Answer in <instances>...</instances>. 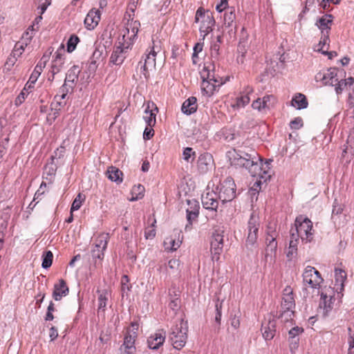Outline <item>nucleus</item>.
I'll return each mask as SVG.
<instances>
[{"mask_svg":"<svg viewBox=\"0 0 354 354\" xmlns=\"http://www.w3.org/2000/svg\"><path fill=\"white\" fill-rule=\"evenodd\" d=\"M48 59H49V56L45 55L41 58V59L39 60V62H38L37 66H35L33 72L32 73L28 82L26 83L28 88H33L34 84L37 80L43 68H45L46 64L48 62Z\"/></svg>","mask_w":354,"mask_h":354,"instance_id":"nucleus-19","label":"nucleus"},{"mask_svg":"<svg viewBox=\"0 0 354 354\" xmlns=\"http://www.w3.org/2000/svg\"><path fill=\"white\" fill-rule=\"evenodd\" d=\"M227 157L232 165L239 167H245L252 177H257L255 182L250 189L252 194L259 192L262 183L261 179L266 181L270 176L268 174L270 169V160L266 161L261 165V158L258 153L252 150L250 153L245 151H237L232 149L227 152Z\"/></svg>","mask_w":354,"mask_h":354,"instance_id":"nucleus-1","label":"nucleus"},{"mask_svg":"<svg viewBox=\"0 0 354 354\" xmlns=\"http://www.w3.org/2000/svg\"><path fill=\"white\" fill-rule=\"evenodd\" d=\"M294 317V310H282L280 315L281 321L286 323L292 321Z\"/></svg>","mask_w":354,"mask_h":354,"instance_id":"nucleus-47","label":"nucleus"},{"mask_svg":"<svg viewBox=\"0 0 354 354\" xmlns=\"http://www.w3.org/2000/svg\"><path fill=\"white\" fill-rule=\"evenodd\" d=\"M348 104V107L346 110L347 115L350 118H354V97L351 96Z\"/></svg>","mask_w":354,"mask_h":354,"instance_id":"nucleus-55","label":"nucleus"},{"mask_svg":"<svg viewBox=\"0 0 354 354\" xmlns=\"http://www.w3.org/2000/svg\"><path fill=\"white\" fill-rule=\"evenodd\" d=\"M31 88H28L27 84L25 85L24 89L21 91V93L15 99V103L16 106H19L24 102L25 99L26 98L29 93V90Z\"/></svg>","mask_w":354,"mask_h":354,"instance_id":"nucleus-45","label":"nucleus"},{"mask_svg":"<svg viewBox=\"0 0 354 354\" xmlns=\"http://www.w3.org/2000/svg\"><path fill=\"white\" fill-rule=\"evenodd\" d=\"M180 232L175 231L174 234L167 237L164 241V247L166 250L175 251L182 243V239H180Z\"/></svg>","mask_w":354,"mask_h":354,"instance_id":"nucleus-23","label":"nucleus"},{"mask_svg":"<svg viewBox=\"0 0 354 354\" xmlns=\"http://www.w3.org/2000/svg\"><path fill=\"white\" fill-rule=\"evenodd\" d=\"M277 250V242L272 239L270 243L266 244L265 250V260L266 262L272 263L275 260Z\"/></svg>","mask_w":354,"mask_h":354,"instance_id":"nucleus-31","label":"nucleus"},{"mask_svg":"<svg viewBox=\"0 0 354 354\" xmlns=\"http://www.w3.org/2000/svg\"><path fill=\"white\" fill-rule=\"evenodd\" d=\"M328 41L329 35H325V33H324L319 44L315 46V50L317 52H321L322 54H326L329 46Z\"/></svg>","mask_w":354,"mask_h":354,"instance_id":"nucleus-39","label":"nucleus"},{"mask_svg":"<svg viewBox=\"0 0 354 354\" xmlns=\"http://www.w3.org/2000/svg\"><path fill=\"white\" fill-rule=\"evenodd\" d=\"M128 49L129 48H126L121 45L117 46L111 55L110 62L115 65L122 64L126 57V53Z\"/></svg>","mask_w":354,"mask_h":354,"instance_id":"nucleus-26","label":"nucleus"},{"mask_svg":"<svg viewBox=\"0 0 354 354\" xmlns=\"http://www.w3.org/2000/svg\"><path fill=\"white\" fill-rule=\"evenodd\" d=\"M276 102L277 100L274 95H268L262 98L259 97L253 101L252 106L254 109H257L259 111H266L272 108Z\"/></svg>","mask_w":354,"mask_h":354,"instance_id":"nucleus-14","label":"nucleus"},{"mask_svg":"<svg viewBox=\"0 0 354 354\" xmlns=\"http://www.w3.org/2000/svg\"><path fill=\"white\" fill-rule=\"evenodd\" d=\"M333 17L331 15H324L316 22V26L321 30L322 35H329V31L333 24Z\"/></svg>","mask_w":354,"mask_h":354,"instance_id":"nucleus-24","label":"nucleus"},{"mask_svg":"<svg viewBox=\"0 0 354 354\" xmlns=\"http://www.w3.org/2000/svg\"><path fill=\"white\" fill-rule=\"evenodd\" d=\"M156 219L153 220L151 225L147 227L145 232V236L147 239H152L156 236Z\"/></svg>","mask_w":354,"mask_h":354,"instance_id":"nucleus-48","label":"nucleus"},{"mask_svg":"<svg viewBox=\"0 0 354 354\" xmlns=\"http://www.w3.org/2000/svg\"><path fill=\"white\" fill-rule=\"evenodd\" d=\"M66 100H57V95H55L53 102L51 103V107L53 109L60 110L66 105Z\"/></svg>","mask_w":354,"mask_h":354,"instance_id":"nucleus-51","label":"nucleus"},{"mask_svg":"<svg viewBox=\"0 0 354 354\" xmlns=\"http://www.w3.org/2000/svg\"><path fill=\"white\" fill-rule=\"evenodd\" d=\"M32 35H29L28 32H25L22 37V39L24 41H18L17 43H16L14 49L11 53L12 56L16 57L17 59L19 57L24 51L25 48L27 46L28 41H30Z\"/></svg>","mask_w":354,"mask_h":354,"instance_id":"nucleus-29","label":"nucleus"},{"mask_svg":"<svg viewBox=\"0 0 354 354\" xmlns=\"http://www.w3.org/2000/svg\"><path fill=\"white\" fill-rule=\"evenodd\" d=\"M195 21L201 23L199 30L203 39L208 33L212 31V27L215 21L213 16L209 12H205L203 8H199L195 16Z\"/></svg>","mask_w":354,"mask_h":354,"instance_id":"nucleus-7","label":"nucleus"},{"mask_svg":"<svg viewBox=\"0 0 354 354\" xmlns=\"http://www.w3.org/2000/svg\"><path fill=\"white\" fill-rule=\"evenodd\" d=\"M53 254L51 251H46L42 255V267L44 268H48L50 267L53 263Z\"/></svg>","mask_w":354,"mask_h":354,"instance_id":"nucleus-44","label":"nucleus"},{"mask_svg":"<svg viewBox=\"0 0 354 354\" xmlns=\"http://www.w3.org/2000/svg\"><path fill=\"white\" fill-rule=\"evenodd\" d=\"M247 47H248V46L245 42H244V41L239 42V46H238V49H237L239 55L236 58L238 63L243 64L244 62L245 54L247 52Z\"/></svg>","mask_w":354,"mask_h":354,"instance_id":"nucleus-41","label":"nucleus"},{"mask_svg":"<svg viewBox=\"0 0 354 354\" xmlns=\"http://www.w3.org/2000/svg\"><path fill=\"white\" fill-rule=\"evenodd\" d=\"M64 60L62 57V53L57 50L55 53V57L54 60L53 61L52 66H51V73H53V75L58 73L62 71L64 66Z\"/></svg>","mask_w":354,"mask_h":354,"instance_id":"nucleus-35","label":"nucleus"},{"mask_svg":"<svg viewBox=\"0 0 354 354\" xmlns=\"http://www.w3.org/2000/svg\"><path fill=\"white\" fill-rule=\"evenodd\" d=\"M106 174L108 178L112 181L117 183L122 181V172L115 167H110L106 171Z\"/></svg>","mask_w":354,"mask_h":354,"instance_id":"nucleus-38","label":"nucleus"},{"mask_svg":"<svg viewBox=\"0 0 354 354\" xmlns=\"http://www.w3.org/2000/svg\"><path fill=\"white\" fill-rule=\"evenodd\" d=\"M259 227V217L252 214L248 221V234L246 239L247 246H253L257 240V232Z\"/></svg>","mask_w":354,"mask_h":354,"instance_id":"nucleus-12","label":"nucleus"},{"mask_svg":"<svg viewBox=\"0 0 354 354\" xmlns=\"http://www.w3.org/2000/svg\"><path fill=\"white\" fill-rule=\"evenodd\" d=\"M218 196L223 203L231 201L236 197V185L232 178H227L221 183Z\"/></svg>","mask_w":354,"mask_h":354,"instance_id":"nucleus-9","label":"nucleus"},{"mask_svg":"<svg viewBox=\"0 0 354 354\" xmlns=\"http://www.w3.org/2000/svg\"><path fill=\"white\" fill-rule=\"evenodd\" d=\"M109 236L107 234H100L95 239V248L92 250L93 258L102 259L104 257V251L106 248Z\"/></svg>","mask_w":354,"mask_h":354,"instance_id":"nucleus-13","label":"nucleus"},{"mask_svg":"<svg viewBox=\"0 0 354 354\" xmlns=\"http://www.w3.org/2000/svg\"><path fill=\"white\" fill-rule=\"evenodd\" d=\"M187 331V323L183 319L171 328L169 340L174 348L180 350L185 346L188 337Z\"/></svg>","mask_w":354,"mask_h":354,"instance_id":"nucleus-3","label":"nucleus"},{"mask_svg":"<svg viewBox=\"0 0 354 354\" xmlns=\"http://www.w3.org/2000/svg\"><path fill=\"white\" fill-rule=\"evenodd\" d=\"M136 339V332H133V333L128 332V334L124 337L123 344L120 346V354H135Z\"/></svg>","mask_w":354,"mask_h":354,"instance_id":"nucleus-17","label":"nucleus"},{"mask_svg":"<svg viewBox=\"0 0 354 354\" xmlns=\"http://www.w3.org/2000/svg\"><path fill=\"white\" fill-rule=\"evenodd\" d=\"M80 72V69L77 66L71 67L66 74L64 86L72 89L78 79Z\"/></svg>","mask_w":354,"mask_h":354,"instance_id":"nucleus-28","label":"nucleus"},{"mask_svg":"<svg viewBox=\"0 0 354 354\" xmlns=\"http://www.w3.org/2000/svg\"><path fill=\"white\" fill-rule=\"evenodd\" d=\"M227 6V0H220L219 3H218L216 6V9L218 12H221L224 10L226 9Z\"/></svg>","mask_w":354,"mask_h":354,"instance_id":"nucleus-62","label":"nucleus"},{"mask_svg":"<svg viewBox=\"0 0 354 354\" xmlns=\"http://www.w3.org/2000/svg\"><path fill=\"white\" fill-rule=\"evenodd\" d=\"M223 230H216L213 233L212 239L211 241V252L213 260L218 261L220 254L223 252Z\"/></svg>","mask_w":354,"mask_h":354,"instance_id":"nucleus-10","label":"nucleus"},{"mask_svg":"<svg viewBox=\"0 0 354 354\" xmlns=\"http://www.w3.org/2000/svg\"><path fill=\"white\" fill-rule=\"evenodd\" d=\"M145 187L142 185H138L133 187L131 189L132 197L129 199L131 201H135L142 198L144 196Z\"/></svg>","mask_w":354,"mask_h":354,"instance_id":"nucleus-40","label":"nucleus"},{"mask_svg":"<svg viewBox=\"0 0 354 354\" xmlns=\"http://www.w3.org/2000/svg\"><path fill=\"white\" fill-rule=\"evenodd\" d=\"M295 238V233L291 230V239L289 243L288 250L286 252V257L289 261L292 260L297 255V244H298V239Z\"/></svg>","mask_w":354,"mask_h":354,"instance_id":"nucleus-34","label":"nucleus"},{"mask_svg":"<svg viewBox=\"0 0 354 354\" xmlns=\"http://www.w3.org/2000/svg\"><path fill=\"white\" fill-rule=\"evenodd\" d=\"M304 331V329L299 326H295L291 328L289 332V338L290 339H295L297 336H298L299 334H301Z\"/></svg>","mask_w":354,"mask_h":354,"instance_id":"nucleus-53","label":"nucleus"},{"mask_svg":"<svg viewBox=\"0 0 354 354\" xmlns=\"http://www.w3.org/2000/svg\"><path fill=\"white\" fill-rule=\"evenodd\" d=\"M295 307V302L292 289L290 286H287L283 292L281 310H294Z\"/></svg>","mask_w":354,"mask_h":354,"instance_id":"nucleus-20","label":"nucleus"},{"mask_svg":"<svg viewBox=\"0 0 354 354\" xmlns=\"http://www.w3.org/2000/svg\"><path fill=\"white\" fill-rule=\"evenodd\" d=\"M253 91L252 88H248L245 90V93H242L236 98L235 104H232L234 109H240L245 107L250 101L248 95Z\"/></svg>","mask_w":354,"mask_h":354,"instance_id":"nucleus-33","label":"nucleus"},{"mask_svg":"<svg viewBox=\"0 0 354 354\" xmlns=\"http://www.w3.org/2000/svg\"><path fill=\"white\" fill-rule=\"evenodd\" d=\"M290 127L292 129H299L303 125L302 120L300 118H295L290 122Z\"/></svg>","mask_w":354,"mask_h":354,"instance_id":"nucleus-60","label":"nucleus"},{"mask_svg":"<svg viewBox=\"0 0 354 354\" xmlns=\"http://www.w3.org/2000/svg\"><path fill=\"white\" fill-rule=\"evenodd\" d=\"M203 80L201 88L207 96H211L216 88L223 84V78L216 77L214 74V65L212 62H205L200 72Z\"/></svg>","mask_w":354,"mask_h":354,"instance_id":"nucleus-2","label":"nucleus"},{"mask_svg":"<svg viewBox=\"0 0 354 354\" xmlns=\"http://www.w3.org/2000/svg\"><path fill=\"white\" fill-rule=\"evenodd\" d=\"M183 155L184 160L189 162L192 156L195 155V152L192 151V148L187 147L184 149Z\"/></svg>","mask_w":354,"mask_h":354,"instance_id":"nucleus-57","label":"nucleus"},{"mask_svg":"<svg viewBox=\"0 0 354 354\" xmlns=\"http://www.w3.org/2000/svg\"><path fill=\"white\" fill-rule=\"evenodd\" d=\"M346 144V147L343 150V154L353 153L354 152V138H351L348 140Z\"/></svg>","mask_w":354,"mask_h":354,"instance_id":"nucleus-54","label":"nucleus"},{"mask_svg":"<svg viewBox=\"0 0 354 354\" xmlns=\"http://www.w3.org/2000/svg\"><path fill=\"white\" fill-rule=\"evenodd\" d=\"M180 266V261L178 259H172L168 261L167 267L171 270L172 272H175L178 270Z\"/></svg>","mask_w":354,"mask_h":354,"instance_id":"nucleus-52","label":"nucleus"},{"mask_svg":"<svg viewBox=\"0 0 354 354\" xmlns=\"http://www.w3.org/2000/svg\"><path fill=\"white\" fill-rule=\"evenodd\" d=\"M213 158L211 154L205 153L201 154L198 159L197 166L201 173L205 174L213 166Z\"/></svg>","mask_w":354,"mask_h":354,"instance_id":"nucleus-21","label":"nucleus"},{"mask_svg":"<svg viewBox=\"0 0 354 354\" xmlns=\"http://www.w3.org/2000/svg\"><path fill=\"white\" fill-rule=\"evenodd\" d=\"M261 331L266 339H272L276 332V320L274 317L269 316L268 320L262 324Z\"/></svg>","mask_w":354,"mask_h":354,"instance_id":"nucleus-18","label":"nucleus"},{"mask_svg":"<svg viewBox=\"0 0 354 354\" xmlns=\"http://www.w3.org/2000/svg\"><path fill=\"white\" fill-rule=\"evenodd\" d=\"M100 20V11L91 10L87 14V15L84 19V24L88 29L93 30L97 26Z\"/></svg>","mask_w":354,"mask_h":354,"instance_id":"nucleus-27","label":"nucleus"},{"mask_svg":"<svg viewBox=\"0 0 354 354\" xmlns=\"http://www.w3.org/2000/svg\"><path fill=\"white\" fill-rule=\"evenodd\" d=\"M337 70L336 68H331L327 69L326 71H320L315 75L317 82H322L323 84L334 85V83L337 82Z\"/></svg>","mask_w":354,"mask_h":354,"instance_id":"nucleus-15","label":"nucleus"},{"mask_svg":"<svg viewBox=\"0 0 354 354\" xmlns=\"http://www.w3.org/2000/svg\"><path fill=\"white\" fill-rule=\"evenodd\" d=\"M79 41H80V39L77 36H76V35L71 36V37L69 38V39L68 41V46H67L68 52L73 51Z\"/></svg>","mask_w":354,"mask_h":354,"instance_id":"nucleus-49","label":"nucleus"},{"mask_svg":"<svg viewBox=\"0 0 354 354\" xmlns=\"http://www.w3.org/2000/svg\"><path fill=\"white\" fill-rule=\"evenodd\" d=\"M152 109H151L150 103L148 102L147 107L145 111V115L143 118L147 124V126L153 127L156 124V115L158 111V108L154 105L153 103L151 104Z\"/></svg>","mask_w":354,"mask_h":354,"instance_id":"nucleus-25","label":"nucleus"},{"mask_svg":"<svg viewBox=\"0 0 354 354\" xmlns=\"http://www.w3.org/2000/svg\"><path fill=\"white\" fill-rule=\"evenodd\" d=\"M303 281L312 288H317L322 282L323 279L320 273L312 266H307L303 272Z\"/></svg>","mask_w":354,"mask_h":354,"instance_id":"nucleus-11","label":"nucleus"},{"mask_svg":"<svg viewBox=\"0 0 354 354\" xmlns=\"http://www.w3.org/2000/svg\"><path fill=\"white\" fill-rule=\"evenodd\" d=\"M68 293V288L63 279H60L59 283L55 284L53 297L56 301H59L62 297H65Z\"/></svg>","mask_w":354,"mask_h":354,"instance_id":"nucleus-30","label":"nucleus"},{"mask_svg":"<svg viewBox=\"0 0 354 354\" xmlns=\"http://www.w3.org/2000/svg\"><path fill=\"white\" fill-rule=\"evenodd\" d=\"M108 300V292L106 291L100 292L98 297L99 308H104L106 306Z\"/></svg>","mask_w":354,"mask_h":354,"instance_id":"nucleus-50","label":"nucleus"},{"mask_svg":"<svg viewBox=\"0 0 354 354\" xmlns=\"http://www.w3.org/2000/svg\"><path fill=\"white\" fill-rule=\"evenodd\" d=\"M84 200L85 196L82 194H79L72 203L71 212H73V211L79 209Z\"/></svg>","mask_w":354,"mask_h":354,"instance_id":"nucleus-46","label":"nucleus"},{"mask_svg":"<svg viewBox=\"0 0 354 354\" xmlns=\"http://www.w3.org/2000/svg\"><path fill=\"white\" fill-rule=\"evenodd\" d=\"M321 298L318 313L323 317H327L334 308L335 290L330 287H325L321 292Z\"/></svg>","mask_w":354,"mask_h":354,"instance_id":"nucleus-5","label":"nucleus"},{"mask_svg":"<svg viewBox=\"0 0 354 354\" xmlns=\"http://www.w3.org/2000/svg\"><path fill=\"white\" fill-rule=\"evenodd\" d=\"M58 336V332L55 327L52 326L49 330V337L50 339L53 341Z\"/></svg>","mask_w":354,"mask_h":354,"instance_id":"nucleus-64","label":"nucleus"},{"mask_svg":"<svg viewBox=\"0 0 354 354\" xmlns=\"http://www.w3.org/2000/svg\"><path fill=\"white\" fill-rule=\"evenodd\" d=\"M295 238L300 237L303 241L310 242L313 239L314 230L313 223L307 217L303 215L298 216L295 221Z\"/></svg>","mask_w":354,"mask_h":354,"instance_id":"nucleus-4","label":"nucleus"},{"mask_svg":"<svg viewBox=\"0 0 354 354\" xmlns=\"http://www.w3.org/2000/svg\"><path fill=\"white\" fill-rule=\"evenodd\" d=\"M160 51V47L156 44L151 48L149 52L146 54L144 61L142 60L138 63V67L142 71L143 75L145 78L148 76L149 70L155 68L156 66V56Z\"/></svg>","mask_w":354,"mask_h":354,"instance_id":"nucleus-8","label":"nucleus"},{"mask_svg":"<svg viewBox=\"0 0 354 354\" xmlns=\"http://www.w3.org/2000/svg\"><path fill=\"white\" fill-rule=\"evenodd\" d=\"M335 86V91L337 94H339L342 93V91L346 88V82H344L343 80L341 81H337L335 83H334V85Z\"/></svg>","mask_w":354,"mask_h":354,"instance_id":"nucleus-56","label":"nucleus"},{"mask_svg":"<svg viewBox=\"0 0 354 354\" xmlns=\"http://www.w3.org/2000/svg\"><path fill=\"white\" fill-rule=\"evenodd\" d=\"M234 10L232 8L227 9L224 14V24L227 27H231L235 19Z\"/></svg>","mask_w":354,"mask_h":354,"instance_id":"nucleus-42","label":"nucleus"},{"mask_svg":"<svg viewBox=\"0 0 354 354\" xmlns=\"http://www.w3.org/2000/svg\"><path fill=\"white\" fill-rule=\"evenodd\" d=\"M292 106L297 108V109H301L306 108L308 106V102L304 95L298 93L292 98L291 101Z\"/></svg>","mask_w":354,"mask_h":354,"instance_id":"nucleus-37","label":"nucleus"},{"mask_svg":"<svg viewBox=\"0 0 354 354\" xmlns=\"http://www.w3.org/2000/svg\"><path fill=\"white\" fill-rule=\"evenodd\" d=\"M165 337V332L163 330H158L153 334H151L147 339L149 347L151 349H158L163 344Z\"/></svg>","mask_w":354,"mask_h":354,"instance_id":"nucleus-22","label":"nucleus"},{"mask_svg":"<svg viewBox=\"0 0 354 354\" xmlns=\"http://www.w3.org/2000/svg\"><path fill=\"white\" fill-rule=\"evenodd\" d=\"M201 201L205 209L216 210L218 207L217 194L213 190L207 189L201 196Z\"/></svg>","mask_w":354,"mask_h":354,"instance_id":"nucleus-16","label":"nucleus"},{"mask_svg":"<svg viewBox=\"0 0 354 354\" xmlns=\"http://www.w3.org/2000/svg\"><path fill=\"white\" fill-rule=\"evenodd\" d=\"M335 279L336 290L342 291L344 289V283L346 279V273L342 269H335Z\"/></svg>","mask_w":354,"mask_h":354,"instance_id":"nucleus-36","label":"nucleus"},{"mask_svg":"<svg viewBox=\"0 0 354 354\" xmlns=\"http://www.w3.org/2000/svg\"><path fill=\"white\" fill-rule=\"evenodd\" d=\"M180 303V301L178 299H175L169 303V306L171 309L175 311L179 308Z\"/></svg>","mask_w":354,"mask_h":354,"instance_id":"nucleus-63","label":"nucleus"},{"mask_svg":"<svg viewBox=\"0 0 354 354\" xmlns=\"http://www.w3.org/2000/svg\"><path fill=\"white\" fill-rule=\"evenodd\" d=\"M59 92H60V94L57 95V99L65 100V98L68 92V87L63 85L62 86V88H60Z\"/></svg>","mask_w":354,"mask_h":354,"instance_id":"nucleus-58","label":"nucleus"},{"mask_svg":"<svg viewBox=\"0 0 354 354\" xmlns=\"http://www.w3.org/2000/svg\"><path fill=\"white\" fill-rule=\"evenodd\" d=\"M101 56V53L99 50H95L93 53V56L91 58V61L88 64V71L91 73L95 72L97 68V60L95 59L100 58Z\"/></svg>","mask_w":354,"mask_h":354,"instance_id":"nucleus-43","label":"nucleus"},{"mask_svg":"<svg viewBox=\"0 0 354 354\" xmlns=\"http://www.w3.org/2000/svg\"><path fill=\"white\" fill-rule=\"evenodd\" d=\"M140 26L138 21H129L122 30V37L118 38V45L129 48L136 37Z\"/></svg>","mask_w":354,"mask_h":354,"instance_id":"nucleus-6","label":"nucleus"},{"mask_svg":"<svg viewBox=\"0 0 354 354\" xmlns=\"http://www.w3.org/2000/svg\"><path fill=\"white\" fill-rule=\"evenodd\" d=\"M198 216V212L196 210H187V219L189 224H192V221L196 218Z\"/></svg>","mask_w":354,"mask_h":354,"instance_id":"nucleus-59","label":"nucleus"},{"mask_svg":"<svg viewBox=\"0 0 354 354\" xmlns=\"http://www.w3.org/2000/svg\"><path fill=\"white\" fill-rule=\"evenodd\" d=\"M196 101L195 97H189L183 102L181 108L182 111L187 115H190L196 112L197 109Z\"/></svg>","mask_w":354,"mask_h":354,"instance_id":"nucleus-32","label":"nucleus"},{"mask_svg":"<svg viewBox=\"0 0 354 354\" xmlns=\"http://www.w3.org/2000/svg\"><path fill=\"white\" fill-rule=\"evenodd\" d=\"M153 136V129L152 127L147 126L143 133L145 139L149 140Z\"/></svg>","mask_w":354,"mask_h":354,"instance_id":"nucleus-61","label":"nucleus"}]
</instances>
